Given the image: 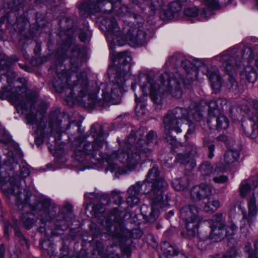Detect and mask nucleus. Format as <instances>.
Here are the masks:
<instances>
[{"label":"nucleus","mask_w":258,"mask_h":258,"mask_svg":"<svg viewBox=\"0 0 258 258\" xmlns=\"http://www.w3.org/2000/svg\"><path fill=\"white\" fill-rule=\"evenodd\" d=\"M228 177L225 175L215 176L213 178V181L217 183H224L227 182Z\"/></svg>","instance_id":"37"},{"label":"nucleus","mask_w":258,"mask_h":258,"mask_svg":"<svg viewBox=\"0 0 258 258\" xmlns=\"http://www.w3.org/2000/svg\"><path fill=\"white\" fill-rule=\"evenodd\" d=\"M5 89H2L0 93L4 97H9L19 113L25 115L27 123L33 126L35 134L38 135L35 139L36 144L40 145L43 142L45 138L44 128L43 127V122L39 121L35 115L28 112L33 100L28 96L27 88L23 86L17 87L11 93H5Z\"/></svg>","instance_id":"8"},{"label":"nucleus","mask_w":258,"mask_h":258,"mask_svg":"<svg viewBox=\"0 0 258 258\" xmlns=\"http://www.w3.org/2000/svg\"><path fill=\"white\" fill-rule=\"evenodd\" d=\"M199 105H191L188 109L177 107L172 111L169 112L164 119L165 128L166 132V139L168 141H173L174 138L170 135L171 131L177 134L182 132L180 126L182 123L188 124V129L184 137L187 139L188 135L192 134L195 130V125L190 121L189 111L192 113V117L198 121H201L203 116Z\"/></svg>","instance_id":"9"},{"label":"nucleus","mask_w":258,"mask_h":258,"mask_svg":"<svg viewBox=\"0 0 258 258\" xmlns=\"http://www.w3.org/2000/svg\"><path fill=\"white\" fill-rule=\"evenodd\" d=\"M91 203H92V201H90L89 202V203H88V204H91Z\"/></svg>","instance_id":"54"},{"label":"nucleus","mask_w":258,"mask_h":258,"mask_svg":"<svg viewBox=\"0 0 258 258\" xmlns=\"http://www.w3.org/2000/svg\"><path fill=\"white\" fill-rule=\"evenodd\" d=\"M231 0H202V5L205 7L199 12L196 7H189L184 11V15L187 19L194 21L207 20L215 15L214 11L225 7Z\"/></svg>","instance_id":"11"},{"label":"nucleus","mask_w":258,"mask_h":258,"mask_svg":"<svg viewBox=\"0 0 258 258\" xmlns=\"http://www.w3.org/2000/svg\"><path fill=\"white\" fill-rule=\"evenodd\" d=\"M58 113L57 111L52 112L50 116V136H53L54 141V149L49 147V150L55 158L56 162L63 163L66 162L67 158L64 153V145L60 142L61 132L60 120L58 119Z\"/></svg>","instance_id":"12"},{"label":"nucleus","mask_w":258,"mask_h":258,"mask_svg":"<svg viewBox=\"0 0 258 258\" xmlns=\"http://www.w3.org/2000/svg\"><path fill=\"white\" fill-rule=\"evenodd\" d=\"M208 200L209 201L206 203L204 207L206 212L212 213L220 207L221 204L218 200L212 199L210 198V200Z\"/></svg>","instance_id":"26"},{"label":"nucleus","mask_w":258,"mask_h":258,"mask_svg":"<svg viewBox=\"0 0 258 258\" xmlns=\"http://www.w3.org/2000/svg\"><path fill=\"white\" fill-rule=\"evenodd\" d=\"M199 210L194 206H187L183 207L180 211V217L184 221L186 233L181 234L185 238L190 239L197 234L201 218L198 216Z\"/></svg>","instance_id":"13"},{"label":"nucleus","mask_w":258,"mask_h":258,"mask_svg":"<svg viewBox=\"0 0 258 258\" xmlns=\"http://www.w3.org/2000/svg\"><path fill=\"white\" fill-rule=\"evenodd\" d=\"M185 71L186 72V79H183L182 82L185 85H187L190 84V82H192L194 80L197 79V73L196 69L192 68H191L188 71L187 70Z\"/></svg>","instance_id":"34"},{"label":"nucleus","mask_w":258,"mask_h":258,"mask_svg":"<svg viewBox=\"0 0 258 258\" xmlns=\"http://www.w3.org/2000/svg\"><path fill=\"white\" fill-rule=\"evenodd\" d=\"M208 200L209 201L206 203L204 207L206 212L212 213L220 207L221 204L218 200L212 199L210 198V200Z\"/></svg>","instance_id":"27"},{"label":"nucleus","mask_w":258,"mask_h":258,"mask_svg":"<svg viewBox=\"0 0 258 258\" xmlns=\"http://www.w3.org/2000/svg\"><path fill=\"white\" fill-rule=\"evenodd\" d=\"M208 200L209 201L206 203L204 207L206 212L212 213L220 207L221 204L218 200L212 199L210 198V200Z\"/></svg>","instance_id":"28"},{"label":"nucleus","mask_w":258,"mask_h":258,"mask_svg":"<svg viewBox=\"0 0 258 258\" xmlns=\"http://www.w3.org/2000/svg\"><path fill=\"white\" fill-rule=\"evenodd\" d=\"M217 128L219 130L226 129L229 125V121L227 117L224 115L220 114L216 119Z\"/></svg>","instance_id":"32"},{"label":"nucleus","mask_w":258,"mask_h":258,"mask_svg":"<svg viewBox=\"0 0 258 258\" xmlns=\"http://www.w3.org/2000/svg\"><path fill=\"white\" fill-rule=\"evenodd\" d=\"M50 233L51 235H58L59 233L57 232H56L54 230H53V229H50Z\"/></svg>","instance_id":"47"},{"label":"nucleus","mask_w":258,"mask_h":258,"mask_svg":"<svg viewBox=\"0 0 258 258\" xmlns=\"http://www.w3.org/2000/svg\"><path fill=\"white\" fill-rule=\"evenodd\" d=\"M84 196H85V199L86 201H87V199L91 200L93 198L96 197V195L95 193L92 192V193L86 194Z\"/></svg>","instance_id":"43"},{"label":"nucleus","mask_w":258,"mask_h":258,"mask_svg":"<svg viewBox=\"0 0 258 258\" xmlns=\"http://www.w3.org/2000/svg\"><path fill=\"white\" fill-rule=\"evenodd\" d=\"M245 251L248 253V258H258V242L255 244L253 250H250L249 246H246Z\"/></svg>","instance_id":"35"},{"label":"nucleus","mask_w":258,"mask_h":258,"mask_svg":"<svg viewBox=\"0 0 258 258\" xmlns=\"http://www.w3.org/2000/svg\"><path fill=\"white\" fill-rule=\"evenodd\" d=\"M254 2L255 3V0H254ZM254 5H255V4ZM253 8H254V9H255V6H254V7H253ZM256 10H257V9H256Z\"/></svg>","instance_id":"52"},{"label":"nucleus","mask_w":258,"mask_h":258,"mask_svg":"<svg viewBox=\"0 0 258 258\" xmlns=\"http://www.w3.org/2000/svg\"><path fill=\"white\" fill-rule=\"evenodd\" d=\"M227 169L226 167H221L218 165L213 170L210 163L205 162L202 163L200 167V171L203 176H210L212 174H215L219 172H222Z\"/></svg>","instance_id":"24"},{"label":"nucleus","mask_w":258,"mask_h":258,"mask_svg":"<svg viewBox=\"0 0 258 258\" xmlns=\"http://www.w3.org/2000/svg\"><path fill=\"white\" fill-rule=\"evenodd\" d=\"M184 258H187L186 256H184Z\"/></svg>","instance_id":"56"},{"label":"nucleus","mask_w":258,"mask_h":258,"mask_svg":"<svg viewBox=\"0 0 258 258\" xmlns=\"http://www.w3.org/2000/svg\"><path fill=\"white\" fill-rule=\"evenodd\" d=\"M80 14L83 17L94 15L100 23L101 29L105 31L110 49H113L116 43L122 46L126 41L133 47H140L146 44L148 38L143 24L141 22L132 24L127 29V32L122 35L113 15L123 19L141 20L140 16L132 14L128 8L122 5L120 0H82L77 5Z\"/></svg>","instance_id":"3"},{"label":"nucleus","mask_w":258,"mask_h":258,"mask_svg":"<svg viewBox=\"0 0 258 258\" xmlns=\"http://www.w3.org/2000/svg\"><path fill=\"white\" fill-rule=\"evenodd\" d=\"M119 63L115 67H110L108 70L110 82L102 83L100 89L102 91V99L97 100L96 93L89 87L86 73L73 72L70 77L65 74L54 78L53 86L59 93H68L67 101H77L89 107H104L108 104H118L120 97L125 91L126 82L130 76L131 54L128 52H120L117 54Z\"/></svg>","instance_id":"2"},{"label":"nucleus","mask_w":258,"mask_h":258,"mask_svg":"<svg viewBox=\"0 0 258 258\" xmlns=\"http://www.w3.org/2000/svg\"><path fill=\"white\" fill-rule=\"evenodd\" d=\"M196 147L193 145L191 151H188V155L178 154L176 160L181 164H185L186 166H189V168H194L196 164L193 160V156L197 153Z\"/></svg>","instance_id":"22"},{"label":"nucleus","mask_w":258,"mask_h":258,"mask_svg":"<svg viewBox=\"0 0 258 258\" xmlns=\"http://www.w3.org/2000/svg\"><path fill=\"white\" fill-rule=\"evenodd\" d=\"M212 191V188L210 186L202 184L200 185L193 187L190 191L191 197L195 201L201 200L206 198L210 200Z\"/></svg>","instance_id":"21"},{"label":"nucleus","mask_w":258,"mask_h":258,"mask_svg":"<svg viewBox=\"0 0 258 258\" xmlns=\"http://www.w3.org/2000/svg\"><path fill=\"white\" fill-rule=\"evenodd\" d=\"M202 69V73L208 77L213 92L219 91L221 87V79L218 70L206 66H203Z\"/></svg>","instance_id":"20"},{"label":"nucleus","mask_w":258,"mask_h":258,"mask_svg":"<svg viewBox=\"0 0 258 258\" xmlns=\"http://www.w3.org/2000/svg\"><path fill=\"white\" fill-rule=\"evenodd\" d=\"M218 257H219V255H216L215 258H218Z\"/></svg>","instance_id":"53"},{"label":"nucleus","mask_w":258,"mask_h":258,"mask_svg":"<svg viewBox=\"0 0 258 258\" xmlns=\"http://www.w3.org/2000/svg\"><path fill=\"white\" fill-rule=\"evenodd\" d=\"M109 198L107 195H104L101 200L94 205L91 210V214L94 217H99L98 222L103 226L106 232L110 234L112 223L108 219L105 218L103 215L99 216L102 214L106 210V206L109 203Z\"/></svg>","instance_id":"18"},{"label":"nucleus","mask_w":258,"mask_h":258,"mask_svg":"<svg viewBox=\"0 0 258 258\" xmlns=\"http://www.w3.org/2000/svg\"><path fill=\"white\" fill-rule=\"evenodd\" d=\"M6 159L4 161L3 165L0 166V184L3 193L8 197L12 196H19L22 193L19 180L20 177L24 178L29 176L30 171L28 167L23 166L20 169V177L12 176L9 178V181H7L6 175L9 174L6 172L11 169L15 163V159L14 153L10 151L5 153Z\"/></svg>","instance_id":"10"},{"label":"nucleus","mask_w":258,"mask_h":258,"mask_svg":"<svg viewBox=\"0 0 258 258\" xmlns=\"http://www.w3.org/2000/svg\"><path fill=\"white\" fill-rule=\"evenodd\" d=\"M40 230L41 232H44L45 235L47 237L49 234L48 230H46V229L45 228V227H41Z\"/></svg>","instance_id":"46"},{"label":"nucleus","mask_w":258,"mask_h":258,"mask_svg":"<svg viewBox=\"0 0 258 258\" xmlns=\"http://www.w3.org/2000/svg\"><path fill=\"white\" fill-rule=\"evenodd\" d=\"M34 200L35 197L31 195L26 198L23 203L19 204L17 202L19 208L23 210L28 207L32 212L23 214L20 217L21 221L26 228H31L37 221L38 216L40 217L42 224L48 223V226L50 224H53L57 229L63 230L69 227L73 217L72 206L70 204H66L55 216V208L51 205L50 199L42 198L37 203H32Z\"/></svg>","instance_id":"5"},{"label":"nucleus","mask_w":258,"mask_h":258,"mask_svg":"<svg viewBox=\"0 0 258 258\" xmlns=\"http://www.w3.org/2000/svg\"><path fill=\"white\" fill-rule=\"evenodd\" d=\"M236 253L233 250H230L229 252L224 255L223 258H235Z\"/></svg>","instance_id":"40"},{"label":"nucleus","mask_w":258,"mask_h":258,"mask_svg":"<svg viewBox=\"0 0 258 258\" xmlns=\"http://www.w3.org/2000/svg\"><path fill=\"white\" fill-rule=\"evenodd\" d=\"M239 156V153L237 151H227L224 155V162L227 165H230L237 161Z\"/></svg>","instance_id":"31"},{"label":"nucleus","mask_w":258,"mask_h":258,"mask_svg":"<svg viewBox=\"0 0 258 258\" xmlns=\"http://www.w3.org/2000/svg\"><path fill=\"white\" fill-rule=\"evenodd\" d=\"M211 232L210 235V238L213 240L214 241H218L223 238L224 232L225 236L228 238L234 234L237 230V227L232 222L228 223L225 228L224 225L220 226L211 227Z\"/></svg>","instance_id":"19"},{"label":"nucleus","mask_w":258,"mask_h":258,"mask_svg":"<svg viewBox=\"0 0 258 258\" xmlns=\"http://www.w3.org/2000/svg\"><path fill=\"white\" fill-rule=\"evenodd\" d=\"M208 150L209 152V156H208L209 158H212L214 156V153H213L214 149H215L214 145L213 144L209 145L208 146Z\"/></svg>","instance_id":"39"},{"label":"nucleus","mask_w":258,"mask_h":258,"mask_svg":"<svg viewBox=\"0 0 258 258\" xmlns=\"http://www.w3.org/2000/svg\"><path fill=\"white\" fill-rule=\"evenodd\" d=\"M161 250L165 258L168 256L176 255L178 251L168 242H163L161 244Z\"/></svg>","instance_id":"29"},{"label":"nucleus","mask_w":258,"mask_h":258,"mask_svg":"<svg viewBox=\"0 0 258 258\" xmlns=\"http://www.w3.org/2000/svg\"><path fill=\"white\" fill-rule=\"evenodd\" d=\"M77 132L69 137L71 140H74L75 147L74 157L76 161L83 164L84 168H90V163L105 168L107 171L114 172L115 173L123 172L117 164V162L123 163L127 171L135 170L137 166L150 159L152 150L149 147L154 144L155 133L151 131L147 135L146 140L139 139L135 148L132 144L135 141V133H132L127 139L121 144L120 148L117 151L111 150L108 148L103 131L100 130L96 133L95 128L92 126L91 134L94 138L93 142L86 140L84 135L80 132L81 124L71 122L68 125L66 131L70 128Z\"/></svg>","instance_id":"1"},{"label":"nucleus","mask_w":258,"mask_h":258,"mask_svg":"<svg viewBox=\"0 0 258 258\" xmlns=\"http://www.w3.org/2000/svg\"><path fill=\"white\" fill-rule=\"evenodd\" d=\"M41 247L43 249L44 252H46L51 257L54 255V248L53 244L49 239H45L40 241Z\"/></svg>","instance_id":"30"},{"label":"nucleus","mask_w":258,"mask_h":258,"mask_svg":"<svg viewBox=\"0 0 258 258\" xmlns=\"http://www.w3.org/2000/svg\"><path fill=\"white\" fill-rule=\"evenodd\" d=\"M187 0H173L171 2L167 10H164V3L163 0H151L149 8L154 14L157 12L163 11V17L165 20L177 19L180 16L181 8Z\"/></svg>","instance_id":"15"},{"label":"nucleus","mask_w":258,"mask_h":258,"mask_svg":"<svg viewBox=\"0 0 258 258\" xmlns=\"http://www.w3.org/2000/svg\"><path fill=\"white\" fill-rule=\"evenodd\" d=\"M226 103L227 101L222 98L211 101L208 104L209 115L210 116H215L216 114L220 113Z\"/></svg>","instance_id":"23"},{"label":"nucleus","mask_w":258,"mask_h":258,"mask_svg":"<svg viewBox=\"0 0 258 258\" xmlns=\"http://www.w3.org/2000/svg\"><path fill=\"white\" fill-rule=\"evenodd\" d=\"M180 60L178 59L176 55L171 56L169 59L167 61L165 64V67L169 68L172 66H175L179 62H180Z\"/></svg>","instance_id":"36"},{"label":"nucleus","mask_w":258,"mask_h":258,"mask_svg":"<svg viewBox=\"0 0 258 258\" xmlns=\"http://www.w3.org/2000/svg\"><path fill=\"white\" fill-rule=\"evenodd\" d=\"M168 187L166 181L159 175L158 167L154 166L149 170L144 181L139 182L128 188L126 202L131 207L137 205L140 201V195L146 194H149L154 201H161L167 195L166 191Z\"/></svg>","instance_id":"7"},{"label":"nucleus","mask_w":258,"mask_h":258,"mask_svg":"<svg viewBox=\"0 0 258 258\" xmlns=\"http://www.w3.org/2000/svg\"><path fill=\"white\" fill-rule=\"evenodd\" d=\"M79 39L80 40L84 42L87 40V34L84 32H82L79 34Z\"/></svg>","instance_id":"42"},{"label":"nucleus","mask_w":258,"mask_h":258,"mask_svg":"<svg viewBox=\"0 0 258 258\" xmlns=\"http://www.w3.org/2000/svg\"><path fill=\"white\" fill-rule=\"evenodd\" d=\"M169 214L171 215V216H173L174 215V212L173 211H170L169 212Z\"/></svg>","instance_id":"50"},{"label":"nucleus","mask_w":258,"mask_h":258,"mask_svg":"<svg viewBox=\"0 0 258 258\" xmlns=\"http://www.w3.org/2000/svg\"><path fill=\"white\" fill-rule=\"evenodd\" d=\"M112 195H113L114 199H115V198L118 199V202L116 200H115V202H116V203L120 204L121 202V201L123 200V199L120 197V195L116 191H113L112 192Z\"/></svg>","instance_id":"41"},{"label":"nucleus","mask_w":258,"mask_h":258,"mask_svg":"<svg viewBox=\"0 0 258 258\" xmlns=\"http://www.w3.org/2000/svg\"><path fill=\"white\" fill-rule=\"evenodd\" d=\"M5 253V248L4 244L0 246V258H4Z\"/></svg>","instance_id":"44"},{"label":"nucleus","mask_w":258,"mask_h":258,"mask_svg":"<svg viewBox=\"0 0 258 258\" xmlns=\"http://www.w3.org/2000/svg\"><path fill=\"white\" fill-rule=\"evenodd\" d=\"M222 216L223 214L220 213L214 215L209 221V223L211 225L210 226L215 227L224 225L222 222Z\"/></svg>","instance_id":"33"},{"label":"nucleus","mask_w":258,"mask_h":258,"mask_svg":"<svg viewBox=\"0 0 258 258\" xmlns=\"http://www.w3.org/2000/svg\"><path fill=\"white\" fill-rule=\"evenodd\" d=\"M189 185L187 177L184 176L182 178H176L172 181V186L176 190H183Z\"/></svg>","instance_id":"25"},{"label":"nucleus","mask_w":258,"mask_h":258,"mask_svg":"<svg viewBox=\"0 0 258 258\" xmlns=\"http://www.w3.org/2000/svg\"><path fill=\"white\" fill-rule=\"evenodd\" d=\"M1 56H3L4 59H6V61H7L8 59H11V61H14V62L18 60V59L17 58V57L16 56H13L11 58H8V56H6L5 55L0 53V57ZM5 60H4V61H2L1 63L3 64H6V65L9 66V64H8L7 62H5Z\"/></svg>","instance_id":"38"},{"label":"nucleus","mask_w":258,"mask_h":258,"mask_svg":"<svg viewBox=\"0 0 258 258\" xmlns=\"http://www.w3.org/2000/svg\"><path fill=\"white\" fill-rule=\"evenodd\" d=\"M160 80L157 81L155 78H152L148 72H141L137 78L132 82V89L135 91L136 84L140 87L142 96L139 97L136 93L135 94L136 107L135 111L137 115L141 117L146 113L147 97L149 96L151 100L158 104L161 103L166 93H170L172 96L180 98L182 95L179 79L182 80L180 74L176 72L175 74H169L165 72L164 74L159 72Z\"/></svg>","instance_id":"4"},{"label":"nucleus","mask_w":258,"mask_h":258,"mask_svg":"<svg viewBox=\"0 0 258 258\" xmlns=\"http://www.w3.org/2000/svg\"><path fill=\"white\" fill-rule=\"evenodd\" d=\"M243 48V45L241 44L227 49L213 58L214 61H219L221 67L229 76L228 86L229 89L232 90H235L237 87V83L232 77L236 72V68L233 64V61L236 62L237 69L240 68V64L238 63L239 60L240 59L239 58L240 55L243 60V66L244 67V70L240 71L241 77L251 83H254L257 79V73L251 63L254 59L255 66L258 69V47L253 50L248 47Z\"/></svg>","instance_id":"6"},{"label":"nucleus","mask_w":258,"mask_h":258,"mask_svg":"<svg viewBox=\"0 0 258 258\" xmlns=\"http://www.w3.org/2000/svg\"><path fill=\"white\" fill-rule=\"evenodd\" d=\"M152 203V207L150 208L147 205H143L141 207V212L145 220L153 222L158 217L159 211L158 207L163 208L168 205L169 197L167 195L163 197L161 201H154L149 197Z\"/></svg>","instance_id":"17"},{"label":"nucleus","mask_w":258,"mask_h":258,"mask_svg":"<svg viewBox=\"0 0 258 258\" xmlns=\"http://www.w3.org/2000/svg\"><path fill=\"white\" fill-rule=\"evenodd\" d=\"M218 140L222 142H225L227 141V137L225 135H221L218 137Z\"/></svg>","instance_id":"45"},{"label":"nucleus","mask_w":258,"mask_h":258,"mask_svg":"<svg viewBox=\"0 0 258 258\" xmlns=\"http://www.w3.org/2000/svg\"><path fill=\"white\" fill-rule=\"evenodd\" d=\"M239 192L240 196L243 198L249 196L251 193V197L247 199L248 214H247L245 212L243 213V219L241 221V222L246 221L250 224L255 221L257 214V207L255 196V190L254 189L251 192L250 184L247 180H245L241 181L240 184Z\"/></svg>","instance_id":"14"},{"label":"nucleus","mask_w":258,"mask_h":258,"mask_svg":"<svg viewBox=\"0 0 258 258\" xmlns=\"http://www.w3.org/2000/svg\"><path fill=\"white\" fill-rule=\"evenodd\" d=\"M203 241H199L198 244V246L200 247V246L203 244Z\"/></svg>","instance_id":"49"},{"label":"nucleus","mask_w":258,"mask_h":258,"mask_svg":"<svg viewBox=\"0 0 258 258\" xmlns=\"http://www.w3.org/2000/svg\"><path fill=\"white\" fill-rule=\"evenodd\" d=\"M19 66H20L21 68H22V66L21 64H19Z\"/></svg>","instance_id":"55"},{"label":"nucleus","mask_w":258,"mask_h":258,"mask_svg":"<svg viewBox=\"0 0 258 258\" xmlns=\"http://www.w3.org/2000/svg\"><path fill=\"white\" fill-rule=\"evenodd\" d=\"M142 235L141 230L135 229L132 231L128 229H123L120 233L115 236V240L118 242L119 247L122 253L128 257L131 254V238L137 239Z\"/></svg>","instance_id":"16"},{"label":"nucleus","mask_w":258,"mask_h":258,"mask_svg":"<svg viewBox=\"0 0 258 258\" xmlns=\"http://www.w3.org/2000/svg\"><path fill=\"white\" fill-rule=\"evenodd\" d=\"M255 8L258 10V0H255Z\"/></svg>","instance_id":"48"},{"label":"nucleus","mask_w":258,"mask_h":258,"mask_svg":"<svg viewBox=\"0 0 258 258\" xmlns=\"http://www.w3.org/2000/svg\"><path fill=\"white\" fill-rule=\"evenodd\" d=\"M16 235L17 236H20L21 235V233L20 232H18V231H17L16 232Z\"/></svg>","instance_id":"51"}]
</instances>
